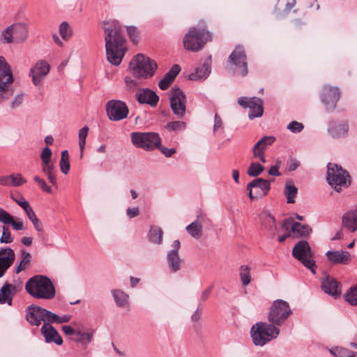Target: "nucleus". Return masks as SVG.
<instances>
[{"label":"nucleus","instance_id":"a878e982","mask_svg":"<svg viewBox=\"0 0 357 357\" xmlns=\"http://www.w3.org/2000/svg\"><path fill=\"white\" fill-rule=\"evenodd\" d=\"M15 252L10 248L0 250V278L3 275L7 269L15 261Z\"/></svg>","mask_w":357,"mask_h":357},{"label":"nucleus","instance_id":"39448f33","mask_svg":"<svg viewBox=\"0 0 357 357\" xmlns=\"http://www.w3.org/2000/svg\"><path fill=\"white\" fill-rule=\"evenodd\" d=\"M157 68L155 62L143 54L136 55L130 62V69L134 76L147 79L152 77Z\"/></svg>","mask_w":357,"mask_h":357},{"label":"nucleus","instance_id":"412c9836","mask_svg":"<svg viewBox=\"0 0 357 357\" xmlns=\"http://www.w3.org/2000/svg\"><path fill=\"white\" fill-rule=\"evenodd\" d=\"M180 246V241L178 240H175L172 244L173 249L170 250L167 255V263L172 272H177L179 271L183 264V259L178 255Z\"/></svg>","mask_w":357,"mask_h":357},{"label":"nucleus","instance_id":"e2e57ef3","mask_svg":"<svg viewBox=\"0 0 357 357\" xmlns=\"http://www.w3.org/2000/svg\"><path fill=\"white\" fill-rule=\"evenodd\" d=\"M11 198L13 200L17 203L21 208L27 204L29 202L20 194H17L16 195H12Z\"/></svg>","mask_w":357,"mask_h":357},{"label":"nucleus","instance_id":"a19ab883","mask_svg":"<svg viewBox=\"0 0 357 357\" xmlns=\"http://www.w3.org/2000/svg\"><path fill=\"white\" fill-rule=\"evenodd\" d=\"M60 169L62 173L67 174L70 170L69 154L67 150L63 151L61 154L59 162Z\"/></svg>","mask_w":357,"mask_h":357},{"label":"nucleus","instance_id":"f257e3e1","mask_svg":"<svg viewBox=\"0 0 357 357\" xmlns=\"http://www.w3.org/2000/svg\"><path fill=\"white\" fill-rule=\"evenodd\" d=\"M103 31L107 60L112 65L119 66L126 51L121 26L116 20L106 21L103 23Z\"/></svg>","mask_w":357,"mask_h":357},{"label":"nucleus","instance_id":"09e8293b","mask_svg":"<svg viewBox=\"0 0 357 357\" xmlns=\"http://www.w3.org/2000/svg\"><path fill=\"white\" fill-rule=\"evenodd\" d=\"M88 133L89 128L87 126H84L79 131V146L82 153L85 147L86 139L87 137Z\"/></svg>","mask_w":357,"mask_h":357},{"label":"nucleus","instance_id":"f8f14e48","mask_svg":"<svg viewBox=\"0 0 357 357\" xmlns=\"http://www.w3.org/2000/svg\"><path fill=\"white\" fill-rule=\"evenodd\" d=\"M26 319L33 326H39L42 322H50L52 312L38 305H29L26 310Z\"/></svg>","mask_w":357,"mask_h":357},{"label":"nucleus","instance_id":"49530a36","mask_svg":"<svg viewBox=\"0 0 357 357\" xmlns=\"http://www.w3.org/2000/svg\"><path fill=\"white\" fill-rule=\"evenodd\" d=\"M262 165L257 162H252L248 169V174L250 176H257L264 171Z\"/></svg>","mask_w":357,"mask_h":357},{"label":"nucleus","instance_id":"4d7b16f0","mask_svg":"<svg viewBox=\"0 0 357 357\" xmlns=\"http://www.w3.org/2000/svg\"><path fill=\"white\" fill-rule=\"evenodd\" d=\"M331 351L336 357H349L351 351L344 348H336Z\"/></svg>","mask_w":357,"mask_h":357},{"label":"nucleus","instance_id":"6e6552de","mask_svg":"<svg viewBox=\"0 0 357 357\" xmlns=\"http://www.w3.org/2000/svg\"><path fill=\"white\" fill-rule=\"evenodd\" d=\"M28 26L25 23H14L6 28L0 35L1 40L7 44L24 42L28 36Z\"/></svg>","mask_w":357,"mask_h":357},{"label":"nucleus","instance_id":"423d86ee","mask_svg":"<svg viewBox=\"0 0 357 357\" xmlns=\"http://www.w3.org/2000/svg\"><path fill=\"white\" fill-rule=\"evenodd\" d=\"M327 181L337 192L347 188L350 184L349 173L341 167L333 163L328 165Z\"/></svg>","mask_w":357,"mask_h":357},{"label":"nucleus","instance_id":"de8ad7c7","mask_svg":"<svg viewBox=\"0 0 357 357\" xmlns=\"http://www.w3.org/2000/svg\"><path fill=\"white\" fill-rule=\"evenodd\" d=\"M186 124L184 121H176L169 122L166 125V128L169 131L177 132L185 128Z\"/></svg>","mask_w":357,"mask_h":357},{"label":"nucleus","instance_id":"58836bf2","mask_svg":"<svg viewBox=\"0 0 357 357\" xmlns=\"http://www.w3.org/2000/svg\"><path fill=\"white\" fill-rule=\"evenodd\" d=\"M239 275L243 286L248 285L251 282L250 268L247 265H242L239 268Z\"/></svg>","mask_w":357,"mask_h":357},{"label":"nucleus","instance_id":"864d4df0","mask_svg":"<svg viewBox=\"0 0 357 357\" xmlns=\"http://www.w3.org/2000/svg\"><path fill=\"white\" fill-rule=\"evenodd\" d=\"M33 181L38 183V185L40 187L42 190H43L45 192L51 193L52 192V188L47 185L46 182L44 179L40 178L38 176H35L33 177Z\"/></svg>","mask_w":357,"mask_h":357},{"label":"nucleus","instance_id":"0e129e2a","mask_svg":"<svg viewBox=\"0 0 357 357\" xmlns=\"http://www.w3.org/2000/svg\"><path fill=\"white\" fill-rule=\"evenodd\" d=\"M222 126V121L221 118L215 114V119H214V126H213V132H217L219 129H220Z\"/></svg>","mask_w":357,"mask_h":357},{"label":"nucleus","instance_id":"dca6fc26","mask_svg":"<svg viewBox=\"0 0 357 357\" xmlns=\"http://www.w3.org/2000/svg\"><path fill=\"white\" fill-rule=\"evenodd\" d=\"M238 104L245 108H249V118L252 119L254 118L260 117L263 114L262 101L261 99L253 98H240L238 100Z\"/></svg>","mask_w":357,"mask_h":357},{"label":"nucleus","instance_id":"6e6d98bb","mask_svg":"<svg viewBox=\"0 0 357 357\" xmlns=\"http://www.w3.org/2000/svg\"><path fill=\"white\" fill-rule=\"evenodd\" d=\"M125 84L126 89L131 91H135L138 86L137 82L128 76L125 77Z\"/></svg>","mask_w":357,"mask_h":357},{"label":"nucleus","instance_id":"338daca9","mask_svg":"<svg viewBox=\"0 0 357 357\" xmlns=\"http://www.w3.org/2000/svg\"><path fill=\"white\" fill-rule=\"evenodd\" d=\"M23 101V96L22 95H18L17 96L14 100L10 103V107L12 108H15L16 107H18L22 104Z\"/></svg>","mask_w":357,"mask_h":357},{"label":"nucleus","instance_id":"8fccbe9b","mask_svg":"<svg viewBox=\"0 0 357 357\" xmlns=\"http://www.w3.org/2000/svg\"><path fill=\"white\" fill-rule=\"evenodd\" d=\"M30 222L32 223L34 229L38 232V236L40 238L45 231L43 223L37 216L31 220Z\"/></svg>","mask_w":357,"mask_h":357},{"label":"nucleus","instance_id":"3c124183","mask_svg":"<svg viewBox=\"0 0 357 357\" xmlns=\"http://www.w3.org/2000/svg\"><path fill=\"white\" fill-rule=\"evenodd\" d=\"M70 319H71V315H70V314H65L62 317H59L57 314L52 312L50 322L56 323V324H62V323H67V322L70 321Z\"/></svg>","mask_w":357,"mask_h":357},{"label":"nucleus","instance_id":"1a4fd4ad","mask_svg":"<svg viewBox=\"0 0 357 357\" xmlns=\"http://www.w3.org/2000/svg\"><path fill=\"white\" fill-rule=\"evenodd\" d=\"M291 314L288 303L283 300L274 301L268 316V321L274 326L282 325Z\"/></svg>","mask_w":357,"mask_h":357},{"label":"nucleus","instance_id":"f03ea898","mask_svg":"<svg viewBox=\"0 0 357 357\" xmlns=\"http://www.w3.org/2000/svg\"><path fill=\"white\" fill-rule=\"evenodd\" d=\"M26 291L33 298L50 300L55 296V289L52 281L46 276L37 275L26 283Z\"/></svg>","mask_w":357,"mask_h":357},{"label":"nucleus","instance_id":"6ab92c4d","mask_svg":"<svg viewBox=\"0 0 357 357\" xmlns=\"http://www.w3.org/2000/svg\"><path fill=\"white\" fill-rule=\"evenodd\" d=\"M282 228L285 231L290 229L296 237L306 236L312 232V228L309 225L294 222L292 218L284 219L282 224Z\"/></svg>","mask_w":357,"mask_h":357},{"label":"nucleus","instance_id":"4be33fe9","mask_svg":"<svg viewBox=\"0 0 357 357\" xmlns=\"http://www.w3.org/2000/svg\"><path fill=\"white\" fill-rule=\"evenodd\" d=\"M275 138L273 136H265L259 140L253 147L252 152L254 157L259 159L261 162L265 163L264 151L268 146L275 142Z\"/></svg>","mask_w":357,"mask_h":357},{"label":"nucleus","instance_id":"5fc2aeb1","mask_svg":"<svg viewBox=\"0 0 357 357\" xmlns=\"http://www.w3.org/2000/svg\"><path fill=\"white\" fill-rule=\"evenodd\" d=\"M52 155V153L51 149L47 146L45 147L40 153V159L42 163L51 162Z\"/></svg>","mask_w":357,"mask_h":357},{"label":"nucleus","instance_id":"0eeeda50","mask_svg":"<svg viewBox=\"0 0 357 357\" xmlns=\"http://www.w3.org/2000/svg\"><path fill=\"white\" fill-rule=\"evenodd\" d=\"M13 82L10 66L4 57L0 56V102L8 100L13 95V91L10 89Z\"/></svg>","mask_w":357,"mask_h":357},{"label":"nucleus","instance_id":"37998d69","mask_svg":"<svg viewBox=\"0 0 357 357\" xmlns=\"http://www.w3.org/2000/svg\"><path fill=\"white\" fill-rule=\"evenodd\" d=\"M9 176L10 186L17 187L26 183V180L21 174H11Z\"/></svg>","mask_w":357,"mask_h":357},{"label":"nucleus","instance_id":"393cba45","mask_svg":"<svg viewBox=\"0 0 357 357\" xmlns=\"http://www.w3.org/2000/svg\"><path fill=\"white\" fill-rule=\"evenodd\" d=\"M52 322H45L41 328V333L46 342H54L57 345H61L63 340L56 330L51 325Z\"/></svg>","mask_w":357,"mask_h":357},{"label":"nucleus","instance_id":"72a5a7b5","mask_svg":"<svg viewBox=\"0 0 357 357\" xmlns=\"http://www.w3.org/2000/svg\"><path fill=\"white\" fill-rule=\"evenodd\" d=\"M42 172L46 175L51 184L56 185L57 182L54 173V165L52 162L42 163Z\"/></svg>","mask_w":357,"mask_h":357},{"label":"nucleus","instance_id":"9b49d317","mask_svg":"<svg viewBox=\"0 0 357 357\" xmlns=\"http://www.w3.org/2000/svg\"><path fill=\"white\" fill-rule=\"evenodd\" d=\"M131 140L135 146L146 151L159 148L161 143V139L156 132H132Z\"/></svg>","mask_w":357,"mask_h":357},{"label":"nucleus","instance_id":"7ed1b4c3","mask_svg":"<svg viewBox=\"0 0 357 357\" xmlns=\"http://www.w3.org/2000/svg\"><path fill=\"white\" fill-rule=\"evenodd\" d=\"M280 333V328L272 324L258 322L252 326L250 335L253 344L263 347L267 342L275 339Z\"/></svg>","mask_w":357,"mask_h":357},{"label":"nucleus","instance_id":"c03bdc74","mask_svg":"<svg viewBox=\"0 0 357 357\" xmlns=\"http://www.w3.org/2000/svg\"><path fill=\"white\" fill-rule=\"evenodd\" d=\"M59 31L60 36L64 40H68L73 33L69 24L66 22H63L60 24Z\"/></svg>","mask_w":357,"mask_h":357},{"label":"nucleus","instance_id":"e433bc0d","mask_svg":"<svg viewBox=\"0 0 357 357\" xmlns=\"http://www.w3.org/2000/svg\"><path fill=\"white\" fill-rule=\"evenodd\" d=\"M344 300L352 306H357V284L351 286L344 295Z\"/></svg>","mask_w":357,"mask_h":357},{"label":"nucleus","instance_id":"473e14b6","mask_svg":"<svg viewBox=\"0 0 357 357\" xmlns=\"http://www.w3.org/2000/svg\"><path fill=\"white\" fill-rule=\"evenodd\" d=\"M328 132L334 138L342 137L348 132V125L347 123L337 124L332 123L328 128Z\"/></svg>","mask_w":357,"mask_h":357},{"label":"nucleus","instance_id":"ddd939ff","mask_svg":"<svg viewBox=\"0 0 357 357\" xmlns=\"http://www.w3.org/2000/svg\"><path fill=\"white\" fill-rule=\"evenodd\" d=\"M108 118L111 121H117L126 119L129 110L126 104L119 100H111L105 106Z\"/></svg>","mask_w":357,"mask_h":357},{"label":"nucleus","instance_id":"bb28decb","mask_svg":"<svg viewBox=\"0 0 357 357\" xmlns=\"http://www.w3.org/2000/svg\"><path fill=\"white\" fill-rule=\"evenodd\" d=\"M321 288L325 293L334 297L339 296L341 294L340 283L330 276H326L322 280Z\"/></svg>","mask_w":357,"mask_h":357},{"label":"nucleus","instance_id":"4c0bfd02","mask_svg":"<svg viewBox=\"0 0 357 357\" xmlns=\"http://www.w3.org/2000/svg\"><path fill=\"white\" fill-rule=\"evenodd\" d=\"M31 256L29 252L25 250L22 251V259L15 268V273L18 274L22 271L25 270L31 261Z\"/></svg>","mask_w":357,"mask_h":357},{"label":"nucleus","instance_id":"aec40b11","mask_svg":"<svg viewBox=\"0 0 357 357\" xmlns=\"http://www.w3.org/2000/svg\"><path fill=\"white\" fill-rule=\"evenodd\" d=\"M340 97V92L337 87L326 85L321 92V100L328 109H333Z\"/></svg>","mask_w":357,"mask_h":357},{"label":"nucleus","instance_id":"774afa93","mask_svg":"<svg viewBox=\"0 0 357 357\" xmlns=\"http://www.w3.org/2000/svg\"><path fill=\"white\" fill-rule=\"evenodd\" d=\"M161 151V152L167 157L172 156L175 152L176 150L174 149H168L163 146H159V148Z\"/></svg>","mask_w":357,"mask_h":357},{"label":"nucleus","instance_id":"79ce46f5","mask_svg":"<svg viewBox=\"0 0 357 357\" xmlns=\"http://www.w3.org/2000/svg\"><path fill=\"white\" fill-rule=\"evenodd\" d=\"M297 188L291 184L287 183L285 186L284 193L286 195L287 203H294L297 195Z\"/></svg>","mask_w":357,"mask_h":357},{"label":"nucleus","instance_id":"4468645a","mask_svg":"<svg viewBox=\"0 0 357 357\" xmlns=\"http://www.w3.org/2000/svg\"><path fill=\"white\" fill-rule=\"evenodd\" d=\"M170 107L178 117H183L185 114L186 97L178 88H172L171 90Z\"/></svg>","mask_w":357,"mask_h":357},{"label":"nucleus","instance_id":"f704fd0d","mask_svg":"<svg viewBox=\"0 0 357 357\" xmlns=\"http://www.w3.org/2000/svg\"><path fill=\"white\" fill-rule=\"evenodd\" d=\"M210 73L209 67L207 64H204L196 69V71L190 75L192 80H199L206 78Z\"/></svg>","mask_w":357,"mask_h":357},{"label":"nucleus","instance_id":"680f3d73","mask_svg":"<svg viewBox=\"0 0 357 357\" xmlns=\"http://www.w3.org/2000/svg\"><path fill=\"white\" fill-rule=\"evenodd\" d=\"M0 241L3 243H10L13 241L10 231L5 227H3V233Z\"/></svg>","mask_w":357,"mask_h":357},{"label":"nucleus","instance_id":"20e7f679","mask_svg":"<svg viewBox=\"0 0 357 357\" xmlns=\"http://www.w3.org/2000/svg\"><path fill=\"white\" fill-rule=\"evenodd\" d=\"M211 39L212 35L208 31L193 26L190 27L184 35L183 45L185 50L188 51L198 52Z\"/></svg>","mask_w":357,"mask_h":357},{"label":"nucleus","instance_id":"f3484780","mask_svg":"<svg viewBox=\"0 0 357 357\" xmlns=\"http://www.w3.org/2000/svg\"><path fill=\"white\" fill-rule=\"evenodd\" d=\"M50 70V64L45 60H39L30 69L29 75L33 84L38 86L41 84Z\"/></svg>","mask_w":357,"mask_h":357},{"label":"nucleus","instance_id":"69168bd1","mask_svg":"<svg viewBox=\"0 0 357 357\" xmlns=\"http://www.w3.org/2000/svg\"><path fill=\"white\" fill-rule=\"evenodd\" d=\"M9 225H11L13 228L15 230H22L24 229V224L22 220L15 221L14 218L10 222Z\"/></svg>","mask_w":357,"mask_h":357},{"label":"nucleus","instance_id":"a18cd8bd","mask_svg":"<svg viewBox=\"0 0 357 357\" xmlns=\"http://www.w3.org/2000/svg\"><path fill=\"white\" fill-rule=\"evenodd\" d=\"M75 335L77 336L76 341L84 344L91 342L93 337L92 333H83L79 330L75 331Z\"/></svg>","mask_w":357,"mask_h":357},{"label":"nucleus","instance_id":"c756f323","mask_svg":"<svg viewBox=\"0 0 357 357\" xmlns=\"http://www.w3.org/2000/svg\"><path fill=\"white\" fill-rule=\"evenodd\" d=\"M180 71V66L177 64L174 65L169 71H168L165 75L164 77L159 82L158 86L160 89L162 90H166L168 89Z\"/></svg>","mask_w":357,"mask_h":357},{"label":"nucleus","instance_id":"cd10ccee","mask_svg":"<svg viewBox=\"0 0 357 357\" xmlns=\"http://www.w3.org/2000/svg\"><path fill=\"white\" fill-rule=\"evenodd\" d=\"M326 255L328 259L333 264H347L351 260L349 252L344 250L328 251Z\"/></svg>","mask_w":357,"mask_h":357},{"label":"nucleus","instance_id":"9d476101","mask_svg":"<svg viewBox=\"0 0 357 357\" xmlns=\"http://www.w3.org/2000/svg\"><path fill=\"white\" fill-rule=\"evenodd\" d=\"M293 256L301 261L313 274L316 273V264L311 248L306 241H299L292 250Z\"/></svg>","mask_w":357,"mask_h":357},{"label":"nucleus","instance_id":"a211bd4d","mask_svg":"<svg viewBox=\"0 0 357 357\" xmlns=\"http://www.w3.org/2000/svg\"><path fill=\"white\" fill-rule=\"evenodd\" d=\"M246 57L244 49L241 46H236L229 57V61L238 68V73L241 76H245L248 74Z\"/></svg>","mask_w":357,"mask_h":357},{"label":"nucleus","instance_id":"5701e85b","mask_svg":"<svg viewBox=\"0 0 357 357\" xmlns=\"http://www.w3.org/2000/svg\"><path fill=\"white\" fill-rule=\"evenodd\" d=\"M136 99L141 104H148L152 107L156 106L159 97L153 91L149 89H139L135 94Z\"/></svg>","mask_w":357,"mask_h":357},{"label":"nucleus","instance_id":"ea45409f","mask_svg":"<svg viewBox=\"0 0 357 357\" xmlns=\"http://www.w3.org/2000/svg\"><path fill=\"white\" fill-rule=\"evenodd\" d=\"M149 238L153 243L160 244L162 240V229L158 227H152L149 231Z\"/></svg>","mask_w":357,"mask_h":357},{"label":"nucleus","instance_id":"7c9ffc66","mask_svg":"<svg viewBox=\"0 0 357 357\" xmlns=\"http://www.w3.org/2000/svg\"><path fill=\"white\" fill-rule=\"evenodd\" d=\"M202 218H198L186 227V231L193 238L199 239L202 236Z\"/></svg>","mask_w":357,"mask_h":357},{"label":"nucleus","instance_id":"c9c22d12","mask_svg":"<svg viewBox=\"0 0 357 357\" xmlns=\"http://www.w3.org/2000/svg\"><path fill=\"white\" fill-rule=\"evenodd\" d=\"M112 296L119 307H126L128 303V295L121 290H113Z\"/></svg>","mask_w":357,"mask_h":357},{"label":"nucleus","instance_id":"c85d7f7f","mask_svg":"<svg viewBox=\"0 0 357 357\" xmlns=\"http://www.w3.org/2000/svg\"><path fill=\"white\" fill-rule=\"evenodd\" d=\"M18 287L11 284H6L0 290V303L12 305L13 296L17 293Z\"/></svg>","mask_w":357,"mask_h":357},{"label":"nucleus","instance_id":"2f4dec72","mask_svg":"<svg viewBox=\"0 0 357 357\" xmlns=\"http://www.w3.org/2000/svg\"><path fill=\"white\" fill-rule=\"evenodd\" d=\"M260 217L264 227L268 230L272 235L274 236L277 231L276 221L275 218L266 212L262 213Z\"/></svg>","mask_w":357,"mask_h":357},{"label":"nucleus","instance_id":"bf43d9fd","mask_svg":"<svg viewBox=\"0 0 357 357\" xmlns=\"http://www.w3.org/2000/svg\"><path fill=\"white\" fill-rule=\"evenodd\" d=\"M13 217L10 215L7 211L0 208V222L9 225L13 220Z\"/></svg>","mask_w":357,"mask_h":357},{"label":"nucleus","instance_id":"052dcab7","mask_svg":"<svg viewBox=\"0 0 357 357\" xmlns=\"http://www.w3.org/2000/svg\"><path fill=\"white\" fill-rule=\"evenodd\" d=\"M22 208L24 210V213H26L29 220H32L33 218L37 216L35 211H33V208L31 206L29 202L26 204L24 206H23Z\"/></svg>","mask_w":357,"mask_h":357},{"label":"nucleus","instance_id":"b1692460","mask_svg":"<svg viewBox=\"0 0 357 357\" xmlns=\"http://www.w3.org/2000/svg\"><path fill=\"white\" fill-rule=\"evenodd\" d=\"M342 225L351 233L357 231V204L343 214Z\"/></svg>","mask_w":357,"mask_h":357},{"label":"nucleus","instance_id":"13d9d810","mask_svg":"<svg viewBox=\"0 0 357 357\" xmlns=\"http://www.w3.org/2000/svg\"><path fill=\"white\" fill-rule=\"evenodd\" d=\"M303 125L297 121H291L287 126V128L292 132H300L303 130Z\"/></svg>","mask_w":357,"mask_h":357},{"label":"nucleus","instance_id":"603ef678","mask_svg":"<svg viewBox=\"0 0 357 357\" xmlns=\"http://www.w3.org/2000/svg\"><path fill=\"white\" fill-rule=\"evenodd\" d=\"M127 32L130 39L133 43H137L139 41V31L135 26H128Z\"/></svg>","mask_w":357,"mask_h":357},{"label":"nucleus","instance_id":"2eb2a0df","mask_svg":"<svg viewBox=\"0 0 357 357\" xmlns=\"http://www.w3.org/2000/svg\"><path fill=\"white\" fill-rule=\"evenodd\" d=\"M247 189L250 199H258L267 195L271 189L270 182L261 178H256L248 184Z\"/></svg>","mask_w":357,"mask_h":357}]
</instances>
